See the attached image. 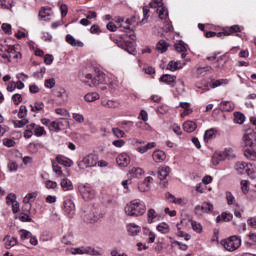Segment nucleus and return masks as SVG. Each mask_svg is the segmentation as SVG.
Instances as JSON below:
<instances>
[{
    "label": "nucleus",
    "mask_w": 256,
    "mask_h": 256,
    "mask_svg": "<svg viewBox=\"0 0 256 256\" xmlns=\"http://www.w3.org/2000/svg\"><path fill=\"white\" fill-rule=\"evenodd\" d=\"M124 211L128 217H141L147 211V206L143 200L135 199L125 206Z\"/></svg>",
    "instance_id": "f257e3e1"
},
{
    "label": "nucleus",
    "mask_w": 256,
    "mask_h": 256,
    "mask_svg": "<svg viewBox=\"0 0 256 256\" xmlns=\"http://www.w3.org/2000/svg\"><path fill=\"white\" fill-rule=\"evenodd\" d=\"M82 81L89 87H97V85L105 83V73L99 70H95L93 74H85L84 79Z\"/></svg>",
    "instance_id": "f03ea898"
},
{
    "label": "nucleus",
    "mask_w": 256,
    "mask_h": 256,
    "mask_svg": "<svg viewBox=\"0 0 256 256\" xmlns=\"http://www.w3.org/2000/svg\"><path fill=\"white\" fill-rule=\"evenodd\" d=\"M221 245H223V247H224V249H226V251L233 252V251L239 249V247H241V237L231 236L230 238H228L226 240H222Z\"/></svg>",
    "instance_id": "7ed1b4c3"
},
{
    "label": "nucleus",
    "mask_w": 256,
    "mask_h": 256,
    "mask_svg": "<svg viewBox=\"0 0 256 256\" xmlns=\"http://www.w3.org/2000/svg\"><path fill=\"white\" fill-rule=\"evenodd\" d=\"M255 137V132L253 131V129L248 128L246 130H244V133L242 135V140H241V147L242 149H249L251 147H253L254 143H253V138Z\"/></svg>",
    "instance_id": "20e7f679"
},
{
    "label": "nucleus",
    "mask_w": 256,
    "mask_h": 256,
    "mask_svg": "<svg viewBox=\"0 0 256 256\" xmlns=\"http://www.w3.org/2000/svg\"><path fill=\"white\" fill-rule=\"evenodd\" d=\"M235 169L238 171V173H243V171H246V175H248L250 179L256 178L255 170L253 169V164L251 163L237 162L235 164Z\"/></svg>",
    "instance_id": "39448f33"
},
{
    "label": "nucleus",
    "mask_w": 256,
    "mask_h": 256,
    "mask_svg": "<svg viewBox=\"0 0 256 256\" xmlns=\"http://www.w3.org/2000/svg\"><path fill=\"white\" fill-rule=\"evenodd\" d=\"M98 157L95 154H89L85 156L82 160L78 161L79 169H87L89 167H96Z\"/></svg>",
    "instance_id": "423d86ee"
},
{
    "label": "nucleus",
    "mask_w": 256,
    "mask_h": 256,
    "mask_svg": "<svg viewBox=\"0 0 256 256\" xmlns=\"http://www.w3.org/2000/svg\"><path fill=\"white\" fill-rule=\"evenodd\" d=\"M78 189L84 201H91V199H95V191L91 187L87 185H80Z\"/></svg>",
    "instance_id": "0eeeda50"
},
{
    "label": "nucleus",
    "mask_w": 256,
    "mask_h": 256,
    "mask_svg": "<svg viewBox=\"0 0 256 256\" xmlns=\"http://www.w3.org/2000/svg\"><path fill=\"white\" fill-rule=\"evenodd\" d=\"M114 43L120 47V49H124V51H127L130 55H135V46L133 45V42L125 41L123 39H115Z\"/></svg>",
    "instance_id": "6e6552de"
},
{
    "label": "nucleus",
    "mask_w": 256,
    "mask_h": 256,
    "mask_svg": "<svg viewBox=\"0 0 256 256\" xmlns=\"http://www.w3.org/2000/svg\"><path fill=\"white\" fill-rule=\"evenodd\" d=\"M169 173H171V168L169 166H162L158 168V178L160 181H163V187H167V177H169Z\"/></svg>",
    "instance_id": "1a4fd4ad"
},
{
    "label": "nucleus",
    "mask_w": 256,
    "mask_h": 256,
    "mask_svg": "<svg viewBox=\"0 0 256 256\" xmlns=\"http://www.w3.org/2000/svg\"><path fill=\"white\" fill-rule=\"evenodd\" d=\"M116 163L118 167H129V164L131 163V156L123 152L117 156Z\"/></svg>",
    "instance_id": "9d476101"
},
{
    "label": "nucleus",
    "mask_w": 256,
    "mask_h": 256,
    "mask_svg": "<svg viewBox=\"0 0 256 256\" xmlns=\"http://www.w3.org/2000/svg\"><path fill=\"white\" fill-rule=\"evenodd\" d=\"M64 211L69 217H73L75 215V203L73 200L66 198L63 202Z\"/></svg>",
    "instance_id": "9b49d317"
},
{
    "label": "nucleus",
    "mask_w": 256,
    "mask_h": 256,
    "mask_svg": "<svg viewBox=\"0 0 256 256\" xmlns=\"http://www.w3.org/2000/svg\"><path fill=\"white\" fill-rule=\"evenodd\" d=\"M7 205L12 206L13 213H19V202H17V196L13 193L8 194L6 197Z\"/></svg>",
    "instance_id": "f8f14e48"
},
{
    "label": "nucleus",
    "mask_w": 256,
    "mask_h": 256,
    "mask_svg": "<svg viewBox=\"0 0 256 256\" xmlns=\"http://www.w3.org/2000/svg\"><path fill=\"white\" fill-rule=\"evenodd\" d=\"M72 255H93V248L91 247H79L71 248Z\"/></svg>",
    "instance_id": "ddd939ff"
},
{
    "label": "nucleus",
    "mask_w": 256,
    "mask_h": 256,
    "mask_svg": "<svg viewBox=\"0 0 256 256\" xmlns=\"http://www.w3.org/2000/svg\"><path fill=\"white\" fill-rule=\"evenodd\" d=\"M29 129H32L35 137H43V135H47V131H45V128L35 123L29 124Z\"/></svg>",
    "instance_id": "4468645a"
},
{
    "label": "nucleus",
    "mask_w": 256,
    "mask_h": 256,
    "mask_svg": "<svg viewBox=\"0 0 256 256\" xmlns=\"http://www.w3.org/2000/svg\"><path fill=\"white\" fill-rule=\"evenodd\" d=\"M233 33H241V27L239 25H233L229 28H227L226 30H224V32H219L217 34L218 37H227V35H233Z\"/></svg>",
    "instance_id": "2eb2a0df"
},
{
    "label": "nucleus",
    "mask_w": 256,
    "mask_h": 256,
    "mask_svg": "<svg viewBox=\"0 0 256 256\" xmlns=\"http://www.w3.org/2000/svg\"><path fill=\"white\" fill-rule=\"evenodd\" d=\"M228 153L225 152H215L212 156V163L213 165L217 166L221 161H225L227 159Z\"/></svg>",
    "instance_id": "dca6fc26"
},
{
    "label": "nucleus",
    "mask_w": 256,
    "mask_h": 256,
    "mask_svg": "<svg viewBox=\"0 0 256 256\" xmlns=\"http://www.w3.org/2000/svg\"><path fill=\"white\" fill-rule=\"evenodd\" d=\"M116 23H119L120 29H122L124 33H133V28H131L129 21L125 20L124 18H118Z\"/></svg>",
    "instance_id": "f3484780"
},
{
    "label": "nucleus",
    "mask_w": 256,
    "mask_h": 256,
    "mask_svg": "<svg viewBox=\"0 0 256 256\" xmlns=\"http://www.w3.org/2000/svg\"><path fill=\"white\" fill-rule=\"evenodd\" d=\"M101 105L106 109H118V107H121V103H119L118 101L109 100V99L102 100Z\"/></svg>",
    "instance_id": "a211bd4d"
},
{
    "label": "nucleus",
    "mask_w": 256,
    "mask_h": 256,
    "mask_svg": "<svg viewBox=\"0 0 256 256\" xmlns=\"http://www.w3.org/2000/svg\"><path fill=\"white\" fill-rule=\"evenodd\" d=\"M219 109L221 111H225L227 113H231V111L235 110V104L231 101H223L219 105Z\"/></svg>",
    "instance_id": "6ab92c4d"
},
{
    "label": "nucleus",
    "mask_w": 256,
    "mask_h": 256,
    "mask_svg": "<svg viewBox=\"0 0 256 256\" xmlns=\"http://www.w3.org/2000/svg\"><path fill=\"white\" fill-rule=\"evenodd\" d=\"M161 83H166L167 85H172L174 86L173 83L177 81V76L175 75H170V74H164L160 77Z\"/></svg>",
    "instance_id": "aec40b11"
},
{
    "label": "nucleus",
    "mask_w": 256,
    "mask_h": 256,
    "mask_svg": "<svg viewBox=\"0 0 256 256\" xmlns=\"http://www.w3.org/2000/svg\"><path fill=\"white\" fill-rule=\"evenodd\" d=\"M127 231L129 235L135 237L136 235H139V233H141V227L136 225L135 223H131L127 225Z\"/></svg>",
    "instance_id": "412c9836"
},
{
    "label": "nucleus",
    "mask_w": 256,
    "mask_h": 256,
    "mask_svg": "<svg viewBox=\"0 0 256 256\" xmlns=\"http://www.w3.org/2000/svg\"><path fill=\"white\" fill-rule=\"evenodd\" d=\"M152 157L155 163H163V161L167 158V156L165 155V152L161 150L154 151L152 154Z\"/></svg>",
    "instance_id": "4be33fe9"
},
{
    "label": "nucleus",
    "mask_w": 256,
    "mask_h": 256,
    "mask_svg": "<svg viewBox=\"0 0 256 256\" xmlns=\"http://www.w3.org/2000/svg\"><path fill=\"white\" fill-rule=\"evenodd\" d=\"M233 219V214L223 212L221 215L216 217V223H227Z\"/></svg>",
    "instance_id": "5701e85b"
},
{
    "label": "nucleus",
    "mask_w": 256,
    "mask_h": 256,
    "mask_svg": "<svg viewBox=\"0 0 256 256\" xmlns=\"http://www.w3.org/2000/svg\"><path fill=\"white\" fill-rule=\"evenodd\" d=\"M180 107L184 109V111L181 113L182 119H185L187 115H191L193 113V110L191 109V105L187 102H181Z\"/></svg>",
    "instance_id": "b1692460"
},
{
    "label": "nucleus",
    "mask_w": 256,
    "mask_h": 256,
    "mask_svg": "<svg viewBox=\"0 0 256 256\" xmlns=\"http://www.w3.org/2000/svg\"><path fill=\"white\" fill-rule=\"evenodd\" d=\"M159 218V214L155 211V209L150 208L147 211V223L151 225L152 223H155V219Z\"/></svg>",
    "instance_id": "393cba45"
},
{
    "label": "nucleus",
    "mask_w": 256,
    "mask_h": 256,
    "mask_svg": "<svg viewBox=\"0 0 256 256\" xmlns=\"http://www.w3.org/2000/svg\"><path fill=\"white\" fill-rule=\"evenodd\" d=\"M175 49L178 53H182V59H185V57H187V46H185V43L183 41H180L179 43L175 44Z\"/></svg>",
    "instance_id": "a878e982"
},
{
    "label": "nucleus",
    "mask_w": 256,
    "mask_h": 256,
    "mask_svg": "<svg viewBox=\"0 0 256 256\" xmlns=\"http://www.w3.org/2000/svg\"><path fill=\"white\" fill-rule=\"evenodd\" d=\"M4 241H5V247L7 249H11V247H15V245H17V243H18L17 237L11 238V236H9V235H6L4 237Z\"/></svg>",
    "instance_id": "bb28decb"
},
{
    "label": "nucleus",
    "mask_w": 256,
    "mask_h": 256,
    "mask_svg": "<svg viewBox=\"0 0 256 256\" xmlns=\"http://www.w3.org/2000/svg\"><path fill=\"white\" fill-rule=\"evenodd\" d=\"M144 174H145V171L140 167H133L128 172V175H130V177H134V178H139V177H141V175H144Z\"/></svg>",
    "instance_id": "cd10ccee"
},
{
    "label": "nucleus",
    "mask_w": 256,
    "mask_h": 256,
    "mask_svg": "<svg viewBox=\"0 0 256 256\" xmlns=\"http://www.w3.org/2000/svg\"><path fill=\"white\" fill-rule=\"evenodd\" d=\"M56 163H59V165H63L64 167H71L73 165V161L71 159H67L61 155L56 157Z\"/></svg>",
    "instance_id": "c85d7f7f"
},
{
    "label": "nucleus",
    "mask_w": 256,
    "mask_h": 256,
    "mask_svg": "<svg viewBox=\"0 0 256 256\" xmlns=\"http://www.w3.org/2000/svg\"><path fill=\"white\" fill-rule=\"evenodd\" d=\"M183 129L186 133H193L197 129V124L193 121H186L183 124Z\"/></svg>",
    "instance_id": "c756f323"
},
{
    "label": "nucleus",
    "mask_w": 256,
    "mask_h": 256,
    "mask_svg": "<svg viewBox=\"0 0 256 256\" xmlns=\"http://www.w3.org/2000/svg\"><path fill=\"white\" fill-rule=\"evenodd\" d=\"M66 42L72 47H83V42L77 41L71 34L66 35Z\"/></svg>",
    "instance_id": "7c9ffc66"
},
{
    "label": "nucleus",
    "mask_w": 256,
    "mask_h": 256,
    "mask_svg": "<svg viewBox=\"0 0 256 256\" xmlns=\"http://www.w3.org/2000/svg\"><path fill=\"white\" fill-rule=\"evenodd\" d=\"M99 93L97 92H89L84 96V100L86 103H93V101L99 100Z\"/></svg>",
    "instance_id": "2f4dec72"
},
{
    "label": "nucleus",
    "mask_w": 256,
    "mask_h": 256,
    "mask_svg": "<svg viewBox=\"0 0 256 256\" xmlns=\"http://www.w3.org/2000/svg\"><path fill=\"white\" fill-rule=\"evenodd\" d=\"M183 65H185V64H183V63H181V62H179V61H177V62H175V61H170V62L168 63V65H167L166 69H167L168 71H177V69H181V68L183 67Z\"/></svg>",
    "instance_id": "473e14b6"
},
{
    "label": "nucleus",
    "mask_w": 256,
    "mask_h": 256,
    "mask_svg": "<svg viewBox=\"0 0 256 256\" xmlns=\"http://www.w3.org/2000/svg\"><path fill=\"white\" fill-rule=\"evenodd\" d=\"M60 185L63 191H73V183L67 178L62 179Z\"/></svg>",
    "instance_id": "72a5a7b5"
},
{
    "label": "nucleus",
    "mask_w": 256,
    "mask_h": 256,
    "mask_svg": "<svg viewBox=\"0 0 256 256\" xmlns=\"http://www.w3.org/2000/svg\"><path fill=\"white\" fill-rule=\"evenodd\" d=\"M12 7H15L14 1L0 0V9L11 11Z\"/></svg>",
    "instance_id": "f704fd0d"
},
{
    "label": "nucleus",
    "mask_w": 256,
    "mask_h": 256,
    "mask_svg": "<svg viewBox=\"0 0 256 256\" xmlns=\"http://www.w3.org/2000/svg\"><path fill=\"white\" fill-rule=\"evenodd\" d=\"M244 155L247 159H250V161H256V151L253 150V147L246 148L244 150Z\"/></svg>",
    "instance_id": "c9c22d12"
},
{
    "label": "nucleus",
    "mask_w": 256,
    "mask_h": 256,
    "mask_svg": "<svg viewBox=\"0 0 256 256\" xmlns=\"http://www.w3.org/2000/svg\"><path fill=\"white\" fill-rule=\"evenodd\" d=\"M168 48L169 45H167V42H165V40H160L156 45V50L158 53H165Z\"/></svg>",
    "instance_id": "e433bc0d"
},
{
    "label": "nucleus",
    "mask_w": 256,
    "mask_h": 256,
    "mask_svg": "<svg viewBox=\"0 0 256 256\" xmlns=\"http://www.w3.org/2000/svg\"><path fill=\"white\" fill-rule=\"evenodd\" d=\"M85 223H95L97 222V216L93 212H88L83 216Z\"/></svg>",
    "instance_id": "4c0bfd02"
},
{
    "label": "nucleus",
    "mask_w": 256,
    "mask_h": 256,
    "mask_svg": "<svg viewBox=\"0 0 256 256\" xmlns=\"http://www.w3.org/2000/svg\"><path fill=\"white\" fill-rule=\"evenodd\" d=\"M234 123H238V125H243L245 123V115L240 112L234 113Z\"/></svg>",
    "instance_id": "58836bf2"
},
{
    "label": "nucleus",
    "mask_w": 256,
    "mask_h": 256,
    "mask_svg": "<svg viewBox=\"0 0 256 256\" xmlns=\"http://www.w3.org/2000/svg\"><path fill=\"white\" fill-rule=\"evenodd\" d=\"M156 229L157 231H159V233L167 234L169 233V224L161 222L160 224L157 225Z\"/></svg>",
    "instance_id": "ea45409f"
},
{
    "label": "nucleus",
    "mask_w": 256,
    "mask_h": 256,
    "mask_svg": "<svg viewBox=\"0 0 256 256\" xmlns=\"http://www.w3.org/2000/svg\"><path fill=\"white\" fill-rule=\"evenodd\" d=\"M157 13L159 19H165L166 17H169V11L167 10V8H165V6L157 8Z\"/></svg>",
    "instance_id": "a19ab883"
},
{
    "label": "nucleus",
    "mask_w": 256,
    "mask_h": 256,
    "mask_svg": "<svg viewBox=\"0 0 256 256\" xmlns=\"http://www.w3.org/2000/svg\"><path fill=\"white\" fill-rule=\"evenodd\" d=\"M191 227L193 229V231H195L196 233H202L203 232V226L201 225V223L195 221V220H191Z\"/></svg>",
    "instance_id": "79ce46f5"
},
{
    "label": "nucleus",
    "mask_w": 256,
    "mask_h": 256,
    "mask_svg": "<svg viewBox=\"0 0 256 256\" xmlns=\"http://www.w3.org/2000/svg\"><path fill=\"white\" fill-rule=\"evenodd\" d=\"M229 83V80L227 79H219V80H213L211 83L212 89H215L217 87H221V85H227Z\"/></svg>",
    "instance_id": "37998d69"
},
{
    "label": "nucleus",
    "mask_w": 256,
    "mask_h": 256,
    "mask_svg": "<svg viewBox=\"0 0 256 256\" xmlns=\"http://www.w3.org/2000/svg\"><path fill=\"white\" fill-rule=\"evenodd\" d=\"M31 111H43L45 109V104L43 102H35L34 106L30 105Z\"/></svg>",
    "instance_id": "c03bdc74"
},
{
    "label": "nucleus",
    "mask_w": 256,
    "mask_h": 256,
    "mask_svg": "<svg viewBox=\"0 0 256 256\" xmlns=\"http://www.w3.org/2000/svg\"><path fill=\"white\" fill-rule=\"evenodd\" d=\"M57 163L58 162L52 160V170L54 171V173H56V175L61 177V175H63V170H61V166H59V164Z\"/></svg>",
    "instance_id": "a18cd8bd"
},
{
    "label": "nucleus",
    "mask_w": 256,
    "mask_h": 256,
    "mask_svg": "<svg viewBox=\"0 0 256 256\" xmlns=\"http://www.w3.org/2000/svg\"><path fill=\"white\" fill-rule=\"evenodd\" d=\"M202 210L203 213H213V204H211L210 202H203Z\"/></svg>",
    "instance_id": "49530a36"
},
{
    "label": "nucleus",
    "mask_w": 256,
    "mask_h": 256,
    "mask_svg": "<svg viewBox=\"0 0 256 256\" xmlns=\"http://www.w3.org/2000/svg\"><path fill=\"white\" fill-rule=\"evenodd\" d=\"M51 15V8H42L39 11V17H41V19H45L46 17H49Z\"/></svg>",
    "instance_id": "de8ad7c7"
},
{
    "label": "nucleus",
    "mask_w": 256,
    "mask_h": 256,
    "mask_svg": "<svg viewBox=\"0 0 256 256\" xmlns=\"http://www.w3.org/2000/svg\"><path fill=\"white\" fill-rule=\"evenodd\" d=\"M27 116V106L21 105L18 112L19 119H25Z\"/></svg>",
    "instance_id": "09e8293b"
},
{
    "label": "nucleus",
    "mask_w": 256,
    "mask_h": 256,
    "mask_svg": "<svg viewBox=\"0 0 256 256\" xmlns=\"http://www.w3.org/2000/svg\"><path fill=\"white\" fill-rule=\"evenodd\" d=\"M36 198H37V193L35 192L29 193L24 197L23 203H25L26 205H29V203H31V199H36Z\"/></svg>",
    "instance_id": "8fccbe9b"
},
{
    "label": "nucleus",
    "mask_w": 256,
    "mask_h": 256,
    "mask_svg": "<svg viewBox=\"0 0 256 256\" xmlns=\"http://www.w3.org/2000/svg\"><path fill=\"white\" fill-rule=\"evenodd\" d=\"M72 117H73L74 121H76V123H84L85 122V116H83V114L73 113Z\"/></svg>",
    "instance_id": "3c124183"
},
{
    "label": "nucleus",
    "mask_w": 256,
    "mask_h": 256,
    "mask_svg": "<svg viewBox=\"0 0 256 256\" xmlns=\"http://www.w3.org/2000/svg\"><path fill=\"white\" fill-rule=\"evenodd\" d=\"M27 123H29V120L22 118V120L14 121V127H16V128L25 127V125H27Z\"/></svg>",
    "instance_id": "603ef678"
},
{
    "label": "nucleus",
    "mask_w": 256,
    "mask_h": 256,
    "mask_svg": "<svg viewBox=\"0 0 256 256\" xmlns=\"http://www.w3.org/2000/svg\"><path fill=\"white\" fill-rule=\"evenodd\" d=\"M19 235H20V239L22 241H25V239H29L32 234H31V232H29L27 230H20Z\"/></svg>",
    "instance_id": "864d4df0"
},
{
    "label": "nucleus",
    "mask_w": 256,
    "mask_h": 256,
    "mask_svg": "<svg viewBox=\"0 0 256 256\" xmlns=\"http://www.w3.org/2000/svg\"><path fill=\"white\" fill-rule=\"evenodd\" d=\"M122 129H125V131H131V127H133V122L131 121H122L120 123Z\"/></svg>",
    "instance_id": "5fc2aeb1"
},
{
    "label": "nucleus",
    "mask_w": 256,
    "mask_h": 256,
    "mask_svg": "<svg viewBox=\"0 0 256 256\" xmlns=\"http://www.w3.org/2000/svg\"><path fill=\"white\" fill-rule=\"evenodd\" d=\"M112 132L113 135H115V137H118L119 139L125 137V132L119 128H113Z\"/></svg>",
    "instance_id": "6e6d98bb"
},
{
    "label": "nucleus",
    "mask_w": 256,
    "mask_h": 256,
    "mask_svg": "<svg viewBox=\"0 0 256 256\" xmlns=\"http://www.w3.org/2000/svg\"><path fill=\"white\" fill-rule=\"evenodd\" d=\"M44 85L47 89H53L55 87V78L46 79Z\"/></svg>",
    "instance_id": "4d7b16f0"
},
{
    "label": "nucleus",
    "mask_w": 256,
    "mask_h": 256,
    "mask_svg": "<svg viewBox=\"0 0 256 256\" xmlns=\"http://www.w3.org/2000/svg\"><path fill=\"white\" fill-rule=\"evenodd\" d=\"M12 101L14 105H19V103L23 102V97L21 96V94L16 93L12 96Z\"/></svg>",
    "instance_id": "13d9d810"
},
{
    "label": "nucleus",
    "mask_w": 256,
    "mask_h": 256,
    "mask_svg": "<svg viewBox=\"0 0 256 256\" xmlns=\"http://www.w3.org/2000/svg\"><path fill=\"white\" fill-rule=\"evenodd\" d=\"M150 7H152V9H159L161 7H164L163 0H154L150 3Z\"/></svg>",
    "instance_id": "bf43d9fd"
},
{
    "label": "nucleus",
    "mask_w": 256,
    "mask_h": 256,
    "mask_svg": "<svg viewBox=\"0 0 256 256\" xmlns=\"http://www.w3.org/2000/svg\"><path fill=\"white\" fill-rule=\"evenodd\" d=\"M138 189L139 191H141V193H147V191L151 189V185H147L144 182H142L138 185Z\"/></svg>",
    "instance_id": "052dcab7"
},
{
    "label": "nucleus",
    "mask_w": 256,
    "mask_h": 256,
    "mask_svg": "<svg viewBox=\"0 0 256 256\" xmlns=\"http://www.w3.org/2000/svg\"><path fill=\"white\" fill-rule=\"evenodd\" d=\"M226 199L228 205H235V196L231 192H226Z\"/></svg>",
    "instance_id": "680f3d73"
},
{
    "label": "nucleus",
    "mask_w": 256,
    "mask_h": 256,
    "mask_svg": "<svg viewBox=\"0 0 256 256\" xmlns=\"http://www.w3.org/2000/svg\"><path fill=\"white\" fill-rule=\"evenodd\" d=\"M213 135H215L214 129H209L204 134V140L209 141V139H213Z\"/></svg>",
    "instance_id": "e2e57ef3"
},
{
    "label": "nucleus",
    "mask_w": 256,
    "mask_h": 256,
    "mask_svg": "<svg viewBox=\"0 0 256 256\" xmlns=\"http://www.w3.org/2000/svg\"><path fill=\"white\" fill-rule=\"evenodd\" d=\"M56 122L58 123V127H60V130L63 129V127H67V125H69V121L64 118H60L56 120Z\"/></svg>",
    "instance_id": "0e129e2a"
},
{
    "label": "nucleus",
    "mask_w": 256,
    "mask_h": 256,
    "mask_svg": "<svg viewBox=\"0 0 256 256\" xmlns=\"http://www.w3.org/2000/svg\"><path fill=\"white\" fill-rule=\"evenodd\" d=\"M1 53H15V46L7 47V46H2L0 48Z\"/></svg>",
    "instance_id": "69168bd1"
},
{
    "label": "nucleus",
    "mask_w": 256,
    "mask_h": 256,
    "mask_svg": "<svg viewBox=\"0 0 256 256\" xmlns=\"http://www.w3.org/2000/svg\"><path fill=\"white\" fill-rule=\"evenodd\" d=\"M1 27H2V31H4L6 35H11L13 33L11 31V24L3 23Z\"/></svg>",
    "instance_id": "338daca9"
},
{
    "label": "nucleus",
    "mask_w": 256,
    "mask_h": 256,
    "mask_svg": "<svg viewBox=\"0 0 256 256\" xmlns=\"http://www.w3.org/2000/svg\"><path fill=\"white\" fill-rule=\"evenodd\" d=\"M45 185L48 189H57V182L48 180L45 182Z\"/></svg>",
    "instance_id": "774afa93"
}]
</instances>
